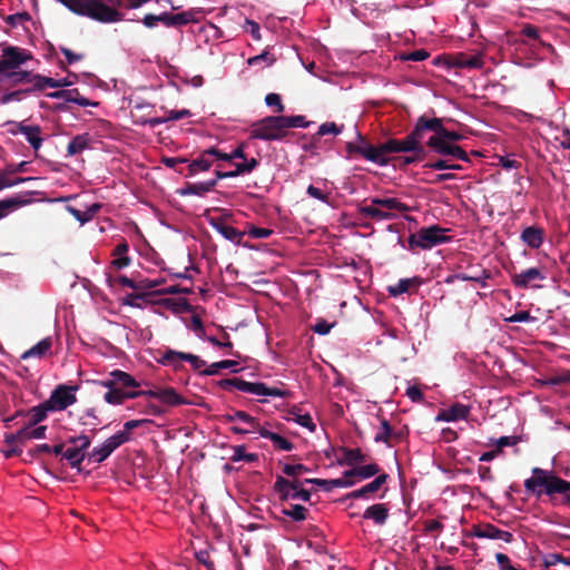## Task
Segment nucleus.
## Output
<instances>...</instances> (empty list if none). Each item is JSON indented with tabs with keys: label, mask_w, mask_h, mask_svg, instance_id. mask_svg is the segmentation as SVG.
I'll return each mask as SVG.
<instances>
[{
	"label": "nucleus",
	"mask_w": 570,
	"mask_h": 570,
	"mask_svg": "<svg viewBox=\"0 0 570 570\" xmlns=\"http://www.w3.org/2000/svg\"><path fill=\"white\" fill-rule=\"evenodd\" d=\"M185 352H178L175 350H166L160 358V363L166 366H170L174 370H178L183 362H185Z\"/></svg>",
	"instance_id": "35"
},
{
	"label": "nucleus",
	"mask_w": 570,
	"mask_h": 570,
	"mask_svg": "<svg viewBox=\"0 0 570 570\" xmlns=\"http://www.w3.org/2000/svg\"><path fill=\"white\" fill-rule=\"evenodd\" d=\"M458 65L461 68L469 69H481L484 66L482 55H473V56H461L458 60Z\"/></svg>",
	"instance_id": "40"
},
{
	"label": "nucleus",
	"mask_w": 570,
	"mask_h": 570,
	"mask_svg": "<svg viewBox=\"0 0 570 570\" xmlns=\"http://www.w3.org/2000/svg\"><path fill=\"white\" fill-rule=\"evenodd\" d=\"M391 433H392V430H391L390 423L386 420H383L381 422V430L375 435L374 441L375 442H387V439L390 438Z\"/></svg>",
	"instance_id": "64"
},
{
	"label": "nucleus",
	"mask_w": 570,
	"mask_h": 570,
	"mask_svg": "<svg viewBox=\"0 0 570 570\" xmlns=\"http://www.w3.org/2000/svg\"><path fill=\"white\" fill-rule=\"evenodd\" d=\"M527 492L537 497L548 495L557 504V494H560L562 503H570V482L558 476L552 470L533 468L531 476L524 480Z\"/></svg>",
	"instance_id": "1"
},
{
	"label": "nucleus",
	"mask_w": 570,
	"mask_h": 570,
	"mask_svg": "<svg viewBox=\"0 0 570 570\" xmlns=\"http://www.w3.org/2000/svg\"><path fill=\"white\" fill-rule=\"evenodd\" d=\"M89 436L81 434L70 440V445L66 448L63 458L68 461L71 468H76L78 472L81 471L80 464L86 456V452L90 446Z\"/></svg>",
	"instance_id": "14"
},
{
	"label": "nucleus",
	"mask_w": 570,
	"mask_h": 570,
	"mask_svg": "<svg viewBox=\"0 0 570 570\" xmlns=\"http://www.w3.org/2000/svg\"><path fill=\"white\" fill-rule=\"evenodd\" d=\"M196 12L184 11L174 16L167 17V24L171 26H185L189 22L196 21Z\"/></svg>",
	"instance_id": "41"
},
{
	"label": "nucleus",
	"mask_w": 570,
	"mask_h": 570,
	"mask_svg": "<svg viewBox=\"0 0 570 570\" xmlns=\"http://www.w3.org/2000/svg\"><path fill=\"white\" fill-rule=\"evenodd\" d=\"M521 240L533 249H538L543 243V230L539 227H525L520 236Z\"/></svg>",
	"instance_id": "28"
},
{
	"label": "nucleus",
	"mask_w": 570,
	"mask_h": 570,
	"mask_svg": "<svg viewBox=\"0 0 570 570\" xmlns=\"http://www.w3.org/2000/svg\"><path fill=\"white\" fill-rule=\"evenodd\" d=\"M357 144L348 142L346 148L350 153H356L361 155L366 160L376 164L379 166H386L389 164V158L383 155L381 150V145L372 146L367 144L362 135L356 130Z\"/></svg>",
	"instance_id": "11"
},
{
	"label": "nucleus",
	"mask_w": 570,
	"mask_h": 570,
	"mask_svg": "<svg viewBox=\"0 0 570 570\" xmlns=\"http://www.w3.org/2000/svg\"><path fill=\"white\" fill-rule=\"evenodd\" d=\"M189 328L195 333L199 340L207 338L202 318L198 315L191 316Z\"/></svg>",
	"instance_id": "54"
},
{
	"label": "nucleus",
	"mask_w": 570,
	"mask_h": 570,
	"mask_svg": "<svg viewBox=\"0 0 570 570\" xmlns=\"http://www.w3.org/2000/svg\"><path fill=\"white\" fill-rule=\"evenodd\" d=\"M217 184V179H209L206 181H199L195 184H188L185 187L177 190L180 196H198L203 197L207 193L212 191Z\"/></svg>",
	"instance_id": "23"
},
{
	"label": "nucleus",
	"mask_w": 570,
	"mask_h": 570,
	"mask_svg": "<svg viewBox=\"0 0 570 570\" xmlns=\"http://www.w3.org/2000/svg\"><path fill=\"white\" fill-rule=\"evenodd\" d=\"M308 469L303 465V464H284L283 465V472L287 475V476H292V478H296L301 474H303L304 472H307Z\"/></svg>",
	"instance_id": "58"
},
{
	"label": "nucleus",
	"mask_w": 570,
	"mask_h": 570,
	"mask_svg": "<svg viewBox=\"0 0 570 570\" xmlns=\"http://www.w3.org/2000/svg\"><path fill=\"white\" fill-rule=\"evenodd\" d=\"M72 13L100 23H114L122 20V13L101 0H57Z\"/></svg>",
	"instance_id": "2"
},
{
	"label": "nucleus",
	"mask_w": 570,
	"mask_h": 570,
	"mask_svg": "<svg viewBox=\"0 0 570 570\" xmlns=\"http://www.w3.org/2000/svg\"><path fill=\"white\" fill-rule=\"evenodd\" d=\"M265 104L268 107H275L277 112H282L284 110V106L278 94H267L265 97Z\"/></svg>",
	"instance_id": "63"
},
{
	"label": "nucleus",
	"mask_w": 570,
	"mask_h": 570,
	"mask_svg": "<svg viewBox=\"0 0 570 570\" xmlns=\"http://www.w3.org/2000/svg\"><path fill=\"white\" fill-rule=\"evenodd\" d=\"M411 207L396 197H375L370 205L361 208V213L377 220L393 219L399 214L410 212Z\"/></svg>",
	"instance_id": "4"
},
{
	"label": "nucleus",
	"mask_w": 570,
	"mask_h": 570,
	"mask_svg": "<svg viewBox=\"0 0 570 570\" xmlns=\"http://www.w3.org/2000/svg\"><path fill=\"white\" fill-rule=\"evenodd\" d=\"M387 479L386 474L377 475L374 480L365 484L364 487L352 491L347 494L350 499H370L380 488L385 483Z\"/></svg>",
	"instance_id": "22"
},
{
	"label": "nucleus",
	"mask_w": 570,
	"mask_h": 570,
	"mask_svg": "<svg viewBox=\"0 0 570 570\" xmlns=\"http://www.w3.org/2000/svg\"><path fill=\"white\" fill-rule=\"evenodd\" d=\"M449 237L445 236V229L434 225L426 228H421L417 233L409 237L411 247H419L421 249H430L436 245L446 243Z\"/></svg>",
	"instance_id": "8"
},
{
	"label": "nucleus",
	"mask_w": 570,
	"mask_h": 570,
	"mask_svg": "<svg viewBox=\"0 0 570 570\" xmlns=\"http://www.w3.org/2000/svg\"><path fill=\"white\" fill-rule=\"evenodd\" d=\"M104 400L110 405H121L126 401V396L124 391L116 389L107 391L104 395Z\"/></svg>",
	"instance_id": "48"
},
{
	"label": "nucleus",
	"mask_w": 570,
	"mask_h": 570,
	"mask_svg": "<svg viewBox=\"0 0 570 570\" xmlns=\"http://www.w3.org/2000/svg\"><path fill=\"white\" fill-rule=\"evenodd\" d=\"M307 479L304 481L299 480H287L284 476H277L274 489L276 493L279 495L281 500H299L307 502L311 499V493L308 490L304 489V484Z\"/></svg>",
	"instance_id": "7"
},
{
	"label": "nucleus",
	"mask_w": 570,
	"mask_h": 570,
	"mask_svg": "<svg viewBox=\"0 0 570 570\" xmlns=\"http://www.w3.org/2000/svg\"><path fill=\"white\" fill-rule=\"evenodd\" d=\"M282 119L286 131L289 128H305L308 125L304 116H282Z\"/></svg>",
	"instance_id": "46"
},
{
	"label": "nucleus",
	"mask_w": 570,
	"mask_h": 570,
	"mask_svg": "<svg viewBox=\"0 0 570 570\" xmlns=\"http://www.w3.org/2000/svg\"><path fill=\"white\" fill-rule=\"evenodd\" d=\"M381 150L384 156L387 157V154L402 153L399 139H390L383 144H381Z\"/></svg>",
	"instance_id": "62"
},
{
	"label": "nucleus",
	"mask_w": 570,
	"mask_h": 570,
	"mask_svg": "<svg viewBox=\"0 0 570 570\" xmlns=\"http://www.w3.org/2000/svg\"><path fill=\"white\" fill-rule=\"evenodd\" d=\"M1 46L2 59H0V66L4 75L32 59L31 52L27 49L10 45Z\"/></svg>",
	"instance_id": "9"
},
{
	"label": "nucleus",
	"mask_w": 570,
	"mask_h": 570,
	"mask_svg": "<svg viewBox=\"0 0 570 570\" xmlns=\"http://www.w3.org/2000/svg\"><path fill=\"white\" fill-rule=\"evenodd\" d=\"M158 400L167 405L175 406L180 404H186L184 397L177 393L174 387L160 389V394L158 395Z\"/></svg>",
	"instance_id": "37"
},
{
	"label": "nucleus",
	"mask_w": 570,
	"mask_h": 570,
	"mask_svg": "<svg viewBox=\"0 0 570 570\" xmlns=\"http://www.w3.org/2000/svg\"><path fill=\"white\" fill-rule=\"evenodd\" d=\"M380 471L379 465L375 463L362 465L350 471H345V478L347 476H358L361 480H366Z\"/></svg>",
	"instance_id": "38"
},
{
	"label": "nucleus",
	"mask_w": 570,
	"mask_h": 570,
	"mask_svg": "<svg viewBox=\"0 0 570 570\" xmlns=\"http://www.w3.org/2000/svg\"><path fill=\"white\" fill-rule=\"evenodd\" d=\"M246 234H248L252 238L265 239V238H268L273 234V230L269 228L249 226Z\"/></svg>",
	"instance_id": "59"
},
{
	"label": "nucleus",
	"mask_w": 570,
	"mask_h": 570,
	"mask_svg": "<svg viewBox=\"0 0 570 570\" xmlns=\"http://www.w3.org/2000/svg\"><path fill=\"white\" fill-rule=\"evenodd\" d=\"M110 377H112L116 383H120L126 387H139L141 385V383L138 382L134 376L121 370L111 371Z\"/></svg>",
	"instance_id": "39"
},
{
	"label": "nucleus",
	"mask_w": 570,
	"mask_h": 570,
	"mask_svg": "<svg viewBox=\"0 0 570 570\" xmlns=\"http://www.w3.org/2000/svg\"><path fill=\"white\" fill-rule=\"evenodd\" d=\"M426 130L432 131L433 135L430 138H440L441 141H458L462 139V135L456 131L448 130L443 127L442 120L439 118H425Z\"/></svg>",
	"instance_id": "20"
},
{
	"label": "nucleus",
	"mask_w": 570,
	"mask_h": 570,
	"mask_svg": "<svg viewBox=\"0 0 570 570\" xmlns=\"http://www.w3.org/2000/svg\"><path fill=\"white\" fill-rule=\"evenodd\" d=\"M344 129V126H337L335 122H324L318 127L317 135L325 136V135H340L342 134Z\"/></svg>",
	"instance_id": "53"
},
{
	"label": "nucleus",
	"mask_w": 570,
	"mask_h": 570,
	"mask_svg": "<svg viewBox=\"0 0 570 570\" xmlns=\"http://www.w3.org/2000/svg\"><path fill=\"white\" fill-rule=\"evenodd\" d=\"M78 386L60 384L50 394L47 405L51 412L63 411L77 402Z\"/></svg>",
	"instance_id": "10"
},
{
	"label": "nucleus",
	"mask_w": 570,
	"mask_h": 570,
	"mask_svg": "<svg viewBox=\"0 0 570 570\" xmlns=\"http://www.w3.org/2000/svg\"><path fill=\"white\" fill-rule=\"evenodd\" d=\"M284 420L287 422L292 421L309 432H315L316 430V424L314 423L312 415L307 412H303V410L297 405H293L286 411Z\"/></svg>",
	"instance_id": "21"
},
{
	"label": "nucleus",
	"mask_w": 570,
	"mask_h": 570,
	"mask_svg": "<svg viewBox=\"0 0 570 570\" xmlns=\"http://www.w3.org/2000/svg\"><path fill=\"white\" fill-rule=\"evenodd\" d=\"M412 282H413V279H410V278L400 279L399 283L395 286H391L389 288V292L393 296L401 295V294H403V293L409 291Z\"/></svg>",
	"instance_id": "60"
},
{
	"label": "nucleus",
	"mask_w": 570,
	"mask_h": 570,
	"mask_svg": "<svg viewBox=\"0 0 570 570\" xmlns=\"http://www.w3.org/2000/svg\"><path fill=\"white\" fill-rule=\"evenodd\" d=\"M52 347V338L51 337H45L41 341H39L37 344H35L32 347L27 350L22 355V360H28L31 357L41 358L45 355H47Z\"/></svg>",
	"instance_id": "30"
},
{
	"label": "nucleus",
	"mask_w": 570,
	"mask_h": 570,
	"mask_svg": "<svg viewBox=\"0 0 570 570\" xmlns=\"http://www.w3.org/2000/svg\"><path fill=\"white\" fill-rule=\"evenodd\" d=\"M425 117H420L414 126V129L404 139L399 140L402 153L422 154L423 148L421 142L424 139L426 131Z\"/></svg>",
	"instance_id": "16"
},
{
	"label": "nucleus",
	"mask_w": 570,
	"mask_h": 570,
	"mask_svg": "<svg viewBox=\"0 0 570 570\" xmlns=\"http://www.w3.org/2000/svg\"><path fill=\"white\" fill-rule=\"evenodd\" d=\"M352 476L345 478V472L343 473V476L340 479H333V480H323V479H307L306 482L311 484H317L321 487H325L326 490H330L332 488H351L354 484V481L351 480Z\"/></svg>",
	"instance_id": "32"
},
{
	"label": "nucleus",
	"mask_w": 570,
	"mask_h": 570,
	"mask_svg": "<svg viewBox=\"0 0 570 570\" xmlns=\"http://www.w3.org/2000/svg\"><path fill=\"white\" fill-rule=\"evenodd\" d=\"M212 227L220 234L225 239L232 242L233 244L239 245L246 232L238 230L232 225L225 224L223 222H210Z\"/></svg>",
	"instance_id": "24"
},
{
	"label": "nucleus",
	"mask_w": 570,
	"mask_h": 570,
	"mask_svg": "<svg viewBox=\"0 0 570 570\" xmlns=\"http://www.w3.org/2000/svg\"><path fill=\"white\" fill-rule=\"evenodd\" d=\"M31 83L36 90L52 88V78L32 73Z\"/></svg>",
	"instance_id": "55"
},
{
	"label": "nucleus",
	"mask_w": 570,
	"mask_h": 570,
	"mask_svg": "<svg viewBox=\"0 0 570 570\" xmlns=\"http://www.w3.org/2000/svg\"><path fill=\"white\" fill-rule=\"evenodd\" d=\"M219 385L224 389L234 386L238 391L263 397H287L289 392L278 387H269L263 382H248L242 379L223 380Z\"/></svg>",
	"instance_id": "5"
},
{
	"label": "nucleus",
	"mask_w": 570,
	"mask_h": 570,
	"mask_svg": "<svg viewBox=\"0 0 570 570\" xmlns=\"http://www.w3.org/2000/svg\"><path fill=\"white\" fill-rule=\"evenodd\" d=\"M153 423L151 420L140 419V420H130L124 424L121 431L112 434L108 439H106L100 445L92 449L89 453V460L101 463L105 461L116 449L120 445L127 443L131 439V430L140 426H145Z\"/></svg>",
	"instance_id": "3"
},
{
	"label": "nucleus",
	"mask_w": 570,
	"mask_h": 570,
	"mask_svg": "<svg viewBox=\"0 0 570 570\" xmlns=\"http://www.w3.org/2000/svg\"><path fill=\"white\" fill-rule=\"evenodd\" d=\"M546 279L547 275L540 267H530L511 276L512 284L518 288L540 289Z\"/></svg>",
	"instance_id": "15"
},
{
	"label": "nucleus",
	"mask_w": 570,
	"mask_h": 570,
	"mask_svg": "<svg viewBox=\"0 0 570 570\" xmlns=\"http://www.w3.org/2000/svg\"><path fill=\"white\" fill-rule=\"evenodd\" d=\"M233 462L246 461L254 462L258 459L257 454L246 452L244 445H237L233 448V454L230 456Z\"/></svg>",
	"instance_id": "42"
},
{
	"label": "nucleus",
	"mask_w": 570,
	"mask_h": 570,
	"mask_svg": "<svg viewBox=\"0 0 570 570\" xmlns=\"http://www.w3.org/2000/svg\"><path fill=\"white\" fill-rule=\"evenodd\" d=\"M129 245L126 242L118 244L112 250V266L116 269H124L131 263V258L128 256Z\"/></svg>",
	"instance_id": "29"
},
{
	"label": "nucleus",
	"mask_w": 570,
	"mask_h": 570,
	"mask_svg": "<svg viewBox=\"0 0 570 570\" xmlns=\"http://www.w3.org/2000/svg\"><path fill=\"white\" fill-rule=\"evenodd\" d=\"M276 62V57L268 50L265 49L262 53L250 57L247 59L246 63L249 67H256L258 69H264L266 67H271Z\"/></svg>",
	"instance_id": "33"
},
{
	"label": "nucleus",
	"mask_w": 570,
	"mask_h": 570,
	"mask_svg": "<svg viewBox=\"0 0 570 570\" xmlns=\"http://www.w3.org/2000/svg\"><path fill=\"white\" fill-rule=\"evenodd\" d=\"M428 168L434 169V170H444V169H451V170H461L462 166L459 164L448 163L446 160H436L433 163H429L425 165Z\"/></svg>",
	"instance_id": "56"
},
{
	"label": "nucleus",
	"mask_w": 570,
	"mask_h": 570,
	"mask_svg": "<svg viewBox=\"0 0 570 570\" xmlns=\"http://www.w3.org/2000/svg\"><path fill=\"white\" fill-rule=\"evenodd\" d=\"M91 137L88 134L75 136L68 144L67 155L76 156L90 148Z\"/></svg>",
	"instance_id": "31"
},
{
	"label": "nucleus",
	"mask_w": 570,
	"mask_h": 570,
	"mask_svg": "<svg viewBox=\"0 0 570 570\" xmlns=\"http://www.w3.org/2000/svg\"><path fill=\"white\" fill-rule=\"evenodd\" d=\"M535 321L537 318L531 316L527 311L517 312L513 315L504 318V322L507 323H533Z\"/></svg>",
	"instance_id": "52"
},
{
	"label": "nucleus",
	"mask_w": 570,
	"mask_h": 570,
	"mask_svg": "<svg viewBox=\"0 0 570 570\" xmlns=\"http://www.w3.org/2000/svg\"><path fill=\"white\" fill-rule=\"evenodd\" d=\"M283 514L291 518L293 521H303L306 519V508L301 504H292L287 509H283Z\"/></svg>",
	"instance_id": "43"
},
{
	"label": "nucleus",
	"mask_w": 570,
	"mask_h": 570,
	"mask_svg": "<svg viewBox=\"0 0 570 570\" xmlns=\"http://www.w3.org/2000/svg\"><path fill=\"white\" fill-rule=\"evenodd\" d=\"M225 420L227 422L238 423L230 428L236 434H259V430L264 428V424H261L256 417L244 411L228 413L225 415Z\"/></svg>",
	"instance_id": "13"
},
{
	"label": "nucleus",
	"mask_w": 570,
	"mask_h": 570,
	"mask_svg": "<svg viewBox=\"0 0 570 570\" xmlns=\"http://www.w3.org/2000/svg\"><path fill=\"white\" fill-rule=\"evenodd\" d=\"M78 92L79 91L77 89H66V90H59V91L51 92L48 95V97H50L52 99H61L63 101L75 104Z\"/></svg>",
	"instance_id": "50"
},
{
	"label": "nucleus",
	"mask_w": 570,
	"mask_h": 570,
	"mask_svg": "<svg viewBox=\"0 0 570 570\" xmlns=\"http://www.w3.org/2000/svg\"><path fill=\"white\" fill-rule=\"evenodd\" d=\"M363 518L372 520L376 525H383L389 518V509L383 503H375L365 509Z\"/></svg>",
	"instance_id": "27"
},
{
	"label": "nucleus",
	"mask_w": 570,
	"mask_h": 570,
	"mask_svg": "<svg viewBox=\"0 0 570 570\" xmlns=\"http://www.w3.org/2000/svg\"><path fill=\"white\" fill-rule=\"evenodd\" d=\"M100 205L95 204L88 212L82 213L79 209H76L73 207H68V212L80 223H86L90 220L94 216V214L99 210Z\"/></svg>",
	"instance_id": "47"
},
{
	"label": "nucleus",
	"mask_w": 570,
	"mask_h": 570,
	"mask_svg": "<svg viewBox=\"0 0 570 570\" xmlns=\"http://www.w3.org/2000/svg\"><path fill=\"white\" fill-rule=\"evenodd\" d=\"M282 116L266 117L253 125L250 137L261 140H281L286 136Z\"/></svg>",
	"instance_id": "6"
},
{
	"label": "nucleus",
	"mask_w": 570,
	"mask_h": 570,
	"mask_svg": "<svg viewBox=\"0 0 570 570\" xmlns=\"http://www.w3.org/2000/svg\"><path fill=\"white\" fill-rule=\"evenodd\" d=\"M46 430L47 428L45 425L32 428L29 423L27 426L22 428V431L26 432L24 441L43 439L46 435Z\"/></svg>",
	"instance_id": "49"
},
{
	"label": "nucleus",
	"mask_w": 570,
	"mask_h": 570,
	"mask_svg": "<svg viewBox=\"0 0 570 570\" xmlns=\"http://www.w3.org/2000/svg\"><path fill=\"white\" fill-rule=\"evenodd\" d=\"M49 412H51V409L47 405V401L31 407L27 413L30 426L42 422Z\"/></svg>",
	"instance_id": "36"
},
{
	"label": "nucleus",
	"mask_w": 570,
	"mask_h": 570,
	"mask_svg": "<svg viewBox=\"0 0 570 570\" xmlns=\"http://www.w3.org/2000/svg\"><path fill=\"white\" fill-rule=\"evenodd\" d=\"M426 142L436 154L449 155L466 163L470 161L468 154L458 145L441 141L440 138H429Z\"/></svg>",
	"instance_id": "18"
},
{
	"label": "nucleus",
	"mask_w": 570,
	"mask_h": 570,
	"mask_svg": "<svg viewBox=\"0 0 570 570\" xmlns=\"http://www.w3.org/2000/svg\"><path fill=\"white\" fill-rule=\"evenodd\" d=\"M471 413V406L462 403H453L449 407L441 410L435 421L438 422H458L466 420Z\"/></svg>",
	"instance_id": "19"
},
{
	"label": "nucleus",
	"mask_w": 570,
	"mask_h": 570,
	"mask_svg": "<svg viewBox=\"0 0 570 570\" xmlns=\"http://www.w3.org/2000/svg\"><path fill=\"white\" fill-rule=\"evenodd\" d=\"M214 164V159L210 155L209 149L203 150L199 156L191 160L188 165L189 174L188 176H195L199 173H205L210 169Z\"/></svg>",
	"instance_id": "26"
},
{
	"label": "nucleus",
	"mask_w": 570,
	"mask_h": 570,
	"mask_svg": "<svg viewBox=\"0 0 570 570\" xmlns=\"http://www.w3.org/2000/svg\"><path fill=\"white\" fill-rule=\"evenodd\" d=\"M364 456L358 449H345L343 461L340 464L355 465L363 462Z\"/></svg>",
	"instance_id": "44"
},
{
	"label": "nucleus",
	"mask_w": 570,
	"mask_h": 570,
	"mask_svg": "<svg viewBox=\"0 0 570 570\" xmlns=\"http://www.w3.org/2000/svg\"><path fill=\"white\" fill-rule=\"evenodd\" d=\"M234 174L238 177L245 174H250L257 166L258 161L256 158L245 159L243 163H236Z\"/></svg>",
	"instance_id": "45"
},
{
	"label": "nucleus",
	"mask_w": 570,
	"mask_h": 570,
	"mask_svg": "<svg viewBox=\"0 0 570 570\" xmlns=\"http://www.w3.org/2000/svg\"><path fill=\"white\" fill-rule=\"evenodd\" d=\"M471 537L478 539L501 540L507 543H510L513 539L511 532L501 530L491 523L473 527L471 530Z\"/></svg>",
	"instance_id": "17"
},
{
	"label": "nucleus",
	"mask_w": 570,
	"mask_h": 570,
	"mask_svg": "<svg viewBox=\"0 0 570 570\" xmlns=\"http://www.w3.org/2000/svg\"><path fill=\"white\" fill-rule=\"evenodd\" d=\"M357 144L348 142L346 148L350 153H356L361 155L366 160L376 164L379 166H386L389 164V158L383 155L381 150V145L372 146L367 144L362 135L356 130Z\"/></svg>",
	"instance_id": "12"
},
{
	"label": "nucleus",
	"mask_w": 570,
	"mask_h": 570,
	"mask_svg": "<svg viewBox=\"0 0 570 570\" xmlns=\"http://www.w3.org/2000/svg\"><path fill=\"white\" fill-rule=\"evenodd\" d=\"M558 563L570 566V561L558 553H549L543 558V564L547 568L557 566Z\"/></svg>",
	"instance_id": "61"
},
{
	"label": "nucleus",
	"mask_w": 570,
	"mask_h": 570,
	"mask_svg": "<svg viewBox=\"0 0 570 570\" xmlns=\"http://www.w3.org/2000/svg\"><path fill=\"white\" fill-rule=\"evenodd\" d=\"M6 77L13 83H31L32 72L13 70L11 72H7Z\"/></svg>",
	"instance_id": "51"
},
{
	"label": "nucleus",
	"mask_w": 570,
	"mask_h": 570,
	"mask_svg": "<svg viewBox=\"0 0 570 570\" xmlns=\"http://www.w3.org/2000/svg\"><path fill=\"white\" fill-rule=\"evenodd\" d=\"M268 425L269 424L265 422L264 428L259 430L258 435L269 440L273 443V446L277 450L286 452L292 451L294 449V444L281 434L269 431Z\"/></svg>",
	"instance_id": "25"
},
{
	"label": "nucleus",
	"mask_w": 570,
	"mask_h": 570,
	"mask_svg": "<svg viewBox=\"0 0 570 570\" xmlns=\"http://www.w3.org/2000/svg\"><path fill=\"white\" fill-rule=\"evenodd\" d=\"M306 193L309 197L314 199H317L326 205L330 204L328 193L323 191L321 188L314 185H309L306 189Z\"/></svg>",
	"instance_id": "57"
},
{
	"label": "nucleus",
	"mask_w": 570,
	"mask_h": 570,
	"mask_svg": "<svg viewBox=\"0 0 570 570\" xmlns=\"http://www.w3.org/2000/svg\"><path fill=\"white\" fill-rule=\"evenodd\" d=\"M21 135H23L26 137L27 141L30 144V146L35 150H39L41 148L43 139H42L41 129L39 126L27 125L26 128H23V131Z\"/></svg>",
	"instance_id": "34"
}]
</instances>
